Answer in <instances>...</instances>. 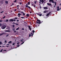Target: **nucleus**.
<instances>
[{"mask_svg":"<svg viewBox=\"0 0 61 61\" xmlns=\"http://www.w3.org/2000/svg\"><path fill=\"white\" fill-rule=\"evenodd\" d=\"M6 27V26L5 25H4L1 26V28L2 29H5V28Z\"/></svg>","mask_w":61,"mask_h":61,"instance_id":"1","label":"nucleus"},{"mask_svg":"<svg viewBox=\"0 0 61 61\" xmlns=\"http://www.w3.org/2000/svg\"><path fill=\"white\" fill-rule=\"evenodd\" d=\"M16 21L15 19H14L13 20V19H12L10 20L9 21V22H13V21Z\"/></svg>","mask_w":61,"mask_h":61,"instance_id":"2","label":"nucleus"},{"mask_svg":"<svg viewBox=\"0 0 61 61\" xmlns=\"http://www.w3.org/2000/svg\"><path fill=\"white\" fill-rule=\"evenodd\" d=\"M49 2L50 3H52H52H55L54 0H49Z\"/></svg>","mask_w":61,"mask_h":61,"instance_id":"3","label":"nucleus"},{"mask_svg":"<svg viewBox=\"0 0 61 61\" xmlns=\"http://www.w3.org/2000/svg\"><path fill=\"white\" fill-rule=\"evenodd\" d=\"M28 28L30 31H31V27L30 26H29Z\"/></svg>","mask_w":61,"mask_h":61,"instance_id":"4","label":"nucleus"},{"mask_svg":"<svg viewBox=\"0 0 61 61\" xmlns=\"http://www.w3.org/2000/svg\"><path fill=\"white\" fill-rule=\"evenodd\" d=\"M47 5H49V6H50V5H52V4H51V3H47Z\"/></svg>","mask_w":61,"mask_h":61,"instance_id":"5","label":"nucleus"},{"mask_svg":"<svg viewBox=\"0 0 61 61\" xmlns=\"http://www.w3.org/2000/svg\"><path fill=\"white\" fill-rule=\"evenodd\" d=\"M59 8V6H58L57 8V11H59V10H60V9Z\"/></svg>","mask_w":61,"mask_h":61,"instance_id":"6","label":"nucleus"},{"mask_svg":"<svg viewBox=\"0 0 61 61\" xmlns=\"http://www.w3.org/2000/svg\"><path fill=\"white\" fill-rule=\"evenodd\" d=\"M51 12H49V13H48L46 15V16H48V15H50V14H51Z\"/></svg>","mask_w":61,"mask_h":61,"instance_id":"7","label":"nucleus"},{"mask_svg":"<svg viewBox=\"0 0 61 61\" xmlns=\"http://www.w3.org/2000/svg\"><path fill=\"white\" fill-rule=\"evenodd\" d=\"M43 8L44 10H45V9H48V7H44Z\"/></svg>","mask_w":61,"mask_h":61,"instance_id":"8","label":"nucleus"},{"mask_svg":"<svg viewBox=\"0 0 61 61\" xmlns=\"http://www.w3.org/2000/svg\"><path fill=\"white\" fill-rule=\"evenodd\" d=\"M4 31L5 32H10V30H5Z\"/></svg>","mask_w":61,"mask_h":61,"instance_id":"9","label":"nucleus"},{"mask_svg":"<svg viewBox=\"0 0 61 61\" xmlns=\"http://www.w3.org/2000/svg\"><path fill=\"white\" fill-rule=\"evenodd\" d=\"M28 4L27 3L26 4L25 6L27 8L28 7Z\"/></svg>","mask_w":61,"mask_h":61,"instance_id":"10","label":"nucleus"},{"mask_svg":"<svg viewBox=\"0 0 61 61\" xmlns=\"http://www.w3.org/2000/svg\"><path fill=\"white\" fill-rule=\"evenodd\" d=\"M44 2H45V1H44V0H41V2L42 4H43V3H44Z\"/></svg>","mask_w":61,"mask_h":61,"instance_id":"11","label":"nucleus"},{"mask_svg":"<svg viewBox=\"0 0 61 61\" xmlns=\"http://www.w3.org/2000/svg\"><path fill=\"white\" fill-rule=\"evenodd\" d=\"M5 3H6V4H8V1H5Z\"/></svg>","mask_w":61,"mask_h":61,"instance_id":"12","label":"nucleus"},{"mask_svg":"<svg viewBox=\"0 0 61 61\" xmlns=\"http://www.w3.org/2000/svg\"><path fill=\"white\" fill-rule=\"evenodd\" d=\"M36 23H37V24H41V23H42V22H38L37 21H36Z\"/></svg>","mask_w":61,"mask_h":61,"instance_id":"13","label":"nucleus"},{"mask_svg":"<svg viewBox=\"0 0 61 61\" xmlns=\"http://www.w3.org/2000/svg\"><path fill=\"white\" fill-rule=\"evenodd\" d=\"M3 51L4 52V53H5L6 52V50H5Z\"/></svg>","mask_w":61,"mask_h":61,"instance_id":"14","label":"nucleus"},{"mask_svg":"<svg viewBox=\"0 0 61 61\" xmlns=\"http://www.w3.org/2000/svg\"><path fill=\"white\" fill-rule=\"evenodd\" d=\"M12 41H10L8 42V43L9 44V43H10V44H11L12 43Z\"/></svg>","mask_w":61,"mask_h":61,"instance_id":"15","label":"nucleus"},{"mask_svg":"<svg viewBox=\"0 0 61 61\" xmlns=\"http://www.w3.org/2000/svg\"><path fill=\"white\" fill-rule=\"evenodd\" d=\"M29 14H27L26 15L27 16H28V17L29 16Z\"/></svg>","mask_w":61,"mask_h":61,"instance_id":"16","label":"nucleus"},{"mask_svg":"<svg viewBox=\"0 0 61 61\" xmlns=\"http://www.w3.org/2000/svg\"><path fill=\"white\" fill-rule=\"evenodd\" d=\"M37 21H38V22H40L41 21L40 20L38 19L37 20Z\"/></svg>","mask_w":61,"mask_h":61,"instance_id":"17","label":"nucleus"},{"mask_svg":"<svg viewBox=\"0 0 61 61\" xmlns=\"http://www.w3.org/2000/svg\"><path fill=\"white\" fill-rule=\"evenodd\" d=\"M30 2H28V5H30Z\"/></svg>","mask_w":61,"mask_h":61,"instance_id":"18","label":"nucleus"},{"mask_svg":"<svg viewBox=\"0 0 61 61\" xmlns=\"http://www.w3.org/2000/svg\"><path fill=\"white\" fill-rule=\"evenodd\" d=\"M4 34H5V33H2L0 34V36H2V35H4Z\"/></svg>","mask_w":61,"mask_h":61,"instance_id":"19","label":"nucleus"},{"mask_svg":"<svg viewBox=\"0 0 61 61\" xmlns=\"http://www.w3.org/2000/svg\"><path fill=\"white\" fill-rule=\"evenodd\" d=\"M28 8H29V9H31V8L29 6H28Z\"/></svg>","mask_w":61,"mask_h":61,"instance_id":"20","label":"nucleus"},{"mask_svg":"<svg viewBox=\"0 0 61 61\" xmlns=\"http://www.w3.org/2000/svg\"><path fill=\"white\" fill-rule=\"evenodd\" d=\"M19 29V27H18L16 29V30L17 31V30H18V29Z\"/></svg>","mask_w":61,"mask_h":61,"instance_id":"21","label":"nucleus"},{"mask_svg":"<svg viewBox=\"0 0 61 61\" xmlns=\"http://www.w3.org/2000/svg\"><path fill=\"white\" fill-rule=\"evenodd\" d=\"M33 6L35 7V8H36V5H35V4H34V5H33Z\"/></svg>","mask_w":61,"mask_h":61,"instance_id":"22","label":"nucleus"},{"mask_svg":"<svg viewBox=\"0 0 61 61\" xmlns=\"http://www.w3.org/2000/svg\"><path fill=\"white\" fill-rule=\"evenodd\" d=\"M3 49H2L0 51V52H2L3 51Z\"/></svg>","mask_w":61,"mask_h":61,"instance_id":"23","label":"nucleus"},{"mask_svg":"<svg viewBox=\"0 0 61 61\" xmlns=\"http://www.w3.org/2000/svg\"><path fill=\"white\" fill-rule=\"evenodd\" d=\"M18 15H21V14H20V13H19L18 14Z\"/></svg>","mask_w":61,"mask_h":61,"instance_id":"24","label":"nucleus"},{"mask_svg":"<svg viewBox=\"0 0 61 61\" xmlns=\"http://www.w3.org/2000/svg\"><path fill=\"white\" fill-rule=\"evenodd\" d=\"M33 33H35V31H34V30H33L32 31Z\"/></svg>","mask_w":61,"mask_h":61,"instance_id":"25","label":"nucleus"},{"mask_svg":"<svg viewBox=\"0 0 61 61\" xmlns=\"http://www.w3.org/2000/svg\"><path fill=\"white\" fill-rule=\"evenodd\" d=\"M34 4H36V1H34Z\"/></svg>","mask_w":61,"mask_h":61,"instance_id":"26","label":"nucleus"},{"mask_svg":"<svg viewBox=\"0 0 61 61\" xmlns=\"http://www.w3.org/2000/svg\"><path fill=\"white\" fill-rule=\"evenodd\" d=\"M19 4L20 5H22V2H20Z\"/></svg>","mask_w":61,"mask_h":61,"instance_id":"27","label":"nucleus"},{"mask_svg":"<svg viewBox=\"0 0 61 61\" xmlns=\"http://www.w3.org/2000/svg\"><path fill=\"white\" fill-rule=\"evenodd\" d=\"M8 21H9L8 20H6V22H8Z\"/></svg>","mask_w":61,"mask_h":61,"instance_id":"28","label":"nucleus"},{"mask_svg":"<svg viewBox=\"0 0 61 61\" xmlns=\"http://www.w3.org/2000/svg\"><path fill=\"white\" fill-rule=\"evenodd\" d=\"M39 15L40 16H42V14H40Z\"/></svg>","mask_w":61,"mask_h":61,"instance_id":"29","label":"nucleus"},{"mask_svg":"<svg viewBox=\"0 0 61 61\" xmlns=\"http://www.w3.org/2000/svg\"><path fill=\"white\" fill-rule=\"evenodd\" d=\"M5 16H4L2 18L4 19V18H5Z\"/></svg>","mask_w":61,"mask_h":61,"instance_id":"30","label":"nucleus"},{"mask_svg":"<svg viewBox=\"0 0 61 61\" xmlns=\"http://www.w3.org/2000/svg\"><path fill=\"white\" fill-rule=\"evenodd\" d=\"M0 45H2V42L1 41H0Z\"/></svg>","mask_w":61,"mask_h":61,"instance_id":"31","label":"nucleus"},{"mask_svg":"<svg viewBox=\"0 0 61 61\" xmlns=\"http://www.w3.org/2000/svg\"><path fill=\"white\" fill-rule=\"evenodd\" d=\"M36 14L37 15H40L39 13H36Z\"/></svg>","mask_w":61,"mask_h":61,"instance_id":"32","label":"nucleus"},{"mask_svg":"<svg viewBox=\"0 0 61 61\" xmlns=\"http://www.w3.org/2000/svg\"><path fill=\"white\" fill-rule=\"evenodd\" d=\"M25 43V42H23L21 44V45H22V44H24V43Z\"/></svg>","mask_w":61,"mask_h":61,"instance_id":"33","label":"nucleus"},{"mask_svg":"<svg viewBox=\"0 0 61 61\" xmlns=\"http://www.w3.org/2000/svg\"><path fill=\"white\" fill-rule=\"evenodd\" d=\"M55 3V5H56V2Z\"/></svg>","mask_w":61,"mask_h":61,"instance_id":"34","label":"nucleus"},{"mask_svg":"<svg viewBox=\"0 0 61 61\" xmlns=\"http://www.w3.org/2000/svg\"><path fill=\"white\" fill-rule=\"evenodd\" d=\"M17 18H18L17 17H15V18L14 19H17Z\"/></svg>","mask_w":61,"mask_h":61,"instance_id":"35","label":"nucleus"},{"mask_svg":"<svg viewBox=\"0 0 61 61\" xmlns=\"http://www.w3.org/2000/svg\"><path fill=\"white\" fill-rule=\"evenodd\" d=\"M21 18H22V19H23V18H24V19H25V17H21Z\"/></svg>","mask_w":61,"mask_h":61,"instance_id":"36","label":"nucleus"},{"mask_svg":"<svg viewBox=\"0 0 61 61\" xmlns=\"http://www.w3.org/2000/svg\"><path fill=\"white\" fill-rule=\"evenodd\" d=\"M14 2H15V3L16 2V0H15V1H14Z\"/></svg>","mask_w":61,"mask_h":61,"instance_id":"37","label":"nucleus"},{"mask_svg":"<svg viewBox=\"0 0 61 61\" xmlns=\"http://www.w3.org/2000/svg\"><path fill=\"white\" fill-rule=\"evenodd\" d=\"M14 3H12V4L11 5V6H12V5H14Z\"/></svg>","mask_w":61,"mask_h":61,"instance_id":"38","label":"nucleus"},{"mask_svg":"<svg viewBox=\"0 0 61 61\" xmlns=\"http://www.w3.org/2000/svg\"><path fill=\"white\" fill-rule=\"evenodd\" d=\"M13 31H15V28H13Z\"/></svg>","mask_w":61,"mask_h":61,"instance_id":"39","label":"nucleus"},{"mask_svg":"<svg viewBox=\"0 0 61 61\" xmlns=\"http://www.w3.org/2000/svg\"><path fill=\"white\" fill-rule=\"evenodd\" d=\"M23 15H24V16L25 15V14L24 13H23Z\"/></svg>","mask_w":61,"mask_h":61,"instance_id":"40","label":"nucleus"},{"mask_svg":"<svg viewBox=\"0 0 61 61\" xmlns=\"http://www.w3.org/2000/svg\"><path fill=\"white\" fill-rule=\"evenodd\" d=\"M15 24L16 25H18V24L17 23H15Z\"/></svg>","mask_w":61,"mask_h":61,"instance_id":"41","label":"nucleus"},{"mask_svg":"<svg viewBox=\"0 0 61 61\" xmlns=\"http://www.w3.org/2000/svg\"><path fill=\"white\" fill-rule=\"evenodd\" d=\"M9 36V34H7L6 36V37H7V36Z\"/></svg>","mask_w":61,"mask_h":61,"instance_id":"42","label":"nucleus"},{"mask_svg":"<svg viewBox=\"0 0 61 61\" xmlns=\"http://www.w3.org/2000/svg\"><path fill=\"white\" fill-rule=\"evenodd\" d=\"M22 30H24V28H22Z\"/></svg>","mask_w":61,"mask_h":61,"instance_id":"43","label":"nucleus"},{"mask_svg":"<svg viewBox=\"0 0 61 61\" xmlns=\"http://www.w3.org/2000/svg\"><path fill=\"white\" fill-rule=\"evenodd\" d=\"M46 11H44V13H46Z\"/></svg>","mask_w":61,"mask_h":61,"instance_id":"44","label":"nucleus"},{"mask_svg":"<svg viewBox=\"0 0 61 61\" xmlns=\"http://www.w3.org/2000/svg\"><path fill=\"white\" fill-rule=\"evenodd\" d=\"M3 12H4V11H2L1 12H0V13H2Z\"/></svg>","mask_w":61,"mask_h":61,"instance_id":"45","label":"nucleus"},{"mask_svg":"<svg viewBox=\"0 0 61 61\" xmlns=\"http://www.w3.org/2000/svg\"><path fill=\"white\" fill-rule=\"evenodd\" d=\"M7 42V41H6V40H5L4 42L5 43H6Z\"/></svg>","mask_w":61,"mask_h":61,"instance_id":"46","label":"nucleus"},{"mask_svg":"<svg viewBox=\"0 0 61 61\" xmlns=\"http://www.w3.org/2000/svg\"><path fill=\"white\" fill-rule=\"evenodd\" d=\"M15 27V25H13V27Z\"/></svg>","mask_w":61,"mask_h":61,"instance_id":"47","label":"nucleus"},{"mask_svg":"<svg viewBox=\"0 0 61 61\" xmlns=\"http://www.w3.org/2000/svg\"><path fill=\"white\" fill-rule=\"evenodd\" d=\"M20 46V45H18L17 46L18 47H19V46Z\"/></svg>","mask_w":61,"mask_h":61,"instance_id":"48","label":"nucleus"},{"mask_svg":"<svg viewBox=\"0 0 61 61\" xmlns=\"http://www.w3.org/2000/svg\"><path fill=\"white\" fill-rule=\"evenodd\" d=\"M29 37L31 36V35L30 34H29Z\"/></svg>","mask_w":61,"mask_h":61,"instance_id":"49","label":"nucleus"},{"mask_svg":"<svg viewBox=\"0 0 61 61\" xmlns=\"http://www.w3.org/2000/svg\"><path fill=\"white\" fill-rule=\"evenodd\" d=\"M2 25V24H1V23L0 24V26H1V25Z\"/></svg>","mask_w":61,"mask_h":61,"instance_id":"50","label":"nucleus"},{"mask_svg":"<svg viewBox=\"0 0 61 61\" xmlns=\"http://www.w3.org/2000/svg\"><path fill=\"white\" fill-rule=\"evenodd\" d=\"M17 22H19V20H17Z\"/></svg>","mask_w":61,"mask_h":61,"instance_id":"51","label":"nucleus"},{"mask_svg":"<svg viewBox=\"0 0 61 61\" xmlns=\"http://www.w3.org/2000/svg\"><path fill=\"white\" fill-rule=\"evenodd\" d=\"M20 41H21V42H23V41L22 40H20Z\"/></svg>","mask_w":61,"mask_h":61,"instance_id":"52","label":"nucleus"},{"mask_svg":"<svg viewBox=\"0 0 61 61\" xmlns=\"http://www.w3.org/2000/svg\"><path fill=\"white\" fill-rule=\"evenodd\" d=\"M15 23L14 22H13V24H15Z\"/></svg>","mask_w":61,"mask_h":61,"instance_id":"53","label":"nucleus"},{"mask_svg":"<svg viewBox=\"0 0 61 61\" xmlns=\"http://www.w3.org/2000/svg\"><path fill=\"white\" fill-rule=\"evenodd\" d=\"M2 20H0V22H2Z\"/></svg>","mask_w":61,"mask_h":61,"instance_id":"54","label":"nucleus"},{"mask_svg":"<svg viewBox=\"0 0 61 61\" xmlns=\"http://www.w3.org/2000/svg\"><path fill=\"white\" fill-rule=\"evenodd\" d=\"M15 11H16V9H15V10H14Z\"/></svg>","mask_w":61,"mask_h":61,"instance_id":"55","label":"nucleus"},{"mask_svg":"<svg viewBox=\"0 0 61 61\" xmlns=\"http://www.w3.org/2000/svg\"><path fill=\"white\" fill-rule=\"evenodd\" d=\"M21 12V13H24V12L23 11Z\"/></svg>","mask_w":61,"mask_h":61,"instance_id":"56","label":"nucleus"},{"mask_svg":"<svg viewBox=\"0 0 61 61\" xmlns=\"http://www.w3.org/2000/svg\"><path fill=\"white\" fill-rule=\"evenodd\" d=\"M14 32H16V30H14Z\"/></svg>","mask_w":61,"mask_h":61,"instance_id":"57","label":"nucleus"},{"mask_svg":"<svg viewBox=\"0 0 61 61\" xmlns=\"http://www.w3.org/2000/svg\"><path fill=\"white\" fill-rule=\"evenodd\" d=\"M22 40H24V39H21Z\"/></svg>","mask_w":61,"mask_h":61,"instance_id":"58","label":"nucleus"},{"mask_svg":"<svg viewBox=\"0 0 61 61\" xmlns=\"http://www.w3.org/2000/svg\"><path fill=\"white\" fill-rule=\"evenodd\" d=\"M19 42H18L17 43V45H19Z\"/></svg>","mask_w":61,"mask_h":61,"instance_id":"59","label":"nucleus"},{"mask_svg":"<svg viewBox=\"0 0 61 61\" xmlns=\"http://www.w3.org/2000/svg\"><path fill=\"white\" fill-rule=\"evenodd\" d=\"M41 6H40V8H41Z\"/></svg>","mask_w":61,"mask_h":61,"instance_id":"60","label":"nucleus"},{"mask_svg":"<svg viewBox=\"0 0 61 61\" xmlns=\"http://www.w3.org/2000/svg\"><path fill=\"white\" fill-rule=\"evenodd\" d=\"M41 22H40V23H42V22H43V21H40Z\"/></svg>","mask_w":61,"mask_h":61,"instance_id":"61","label":"nucleus"},{"mask_svg":"<svg viewBox=\"0 0 61 61\" xmlns=\"http://www.w3.org/2000/svg\"><path fill=\"white\" fill-rule=\"evenodd\" d=\"M15 45V43H14L12 44V45Z\"/></svg>","mask_w":61,"mask_h":61,"instance_id":"62","label":"nucleus"},{"mask_svg":"<svg viewBox=\"0 0 61 61\" xmlns=\"http://www.w3.org/2000/svg\"><path fill=\"white\" fill-rule=\"evenodd\" d=\"M32 6H34V5H33V4H32Z\"/></svg>","mask_w":61,"mask_h":61,"instance_id":"63","label":"nucleus"},{"mask_svg":"<svg viewBox=\"0 0 61 61\" xmlns=\"http://www.w3.org/2000/svg\"><path fill=\"white\" fill-rule=\"evenodd\" d=\"M18 6H19V5H18L17 6V7H18Z\"/></svg>","mask_w":61,"mask_h":61,"instance_id":"64","label":"nucleus"}]
</instances>
